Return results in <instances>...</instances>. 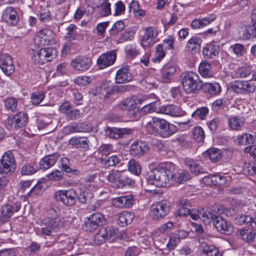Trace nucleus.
Returning <instances> with one entry per match:
<instances>
[{
	"mask_svg": "<svg viewBox=\"0 0 256 256\" xmlns=\"http://www.w3.org/2000/svg\"><path fill=\"white\" fill-rule=\"evenodd\" d=\"M176 174L175 165L169 162L164 166L156 168L148 172L146 180L148 184L161 188L168 186L172 182L182 184L190 178V174L186 170H182L178 173L177 178Z\"/></svg>",
	"mask_w": 256,
	"mask_h": 256,
	"instance_id": "obj_1",
	"label": "nucleus"
},
{
	"mask_svg": "<svg viewBox=\"0 0 256 256\" xmlns=\"http://www.w3.org/2000/svg\"><path fill=\"white\" fill-rule=\"evenodd\" d=\"M146 128L151 134H158L164 138H169L176 132V127L164 118L152 117L147 123Z\"/></svg>",
	"mask_w": 256,
	"mask_h": 256,
	"instance_id": "obj_2",
	"label": "nucleus"
},
{
	"mask_svg": "<svg viewBox=\"0 0 256 256\" xmlns=\"http://www.w3.org/2000/svg\"><path fill=\"white\" fill-rule=\"evenodd\" d=\"M180 80L183 89L187 94H196L202 88V82L200 76L192 72L183 73Z\"/></svg>",
	"mask_w": 256,
	"mask_h": 256,
	"instance_id": "obj_3",
	"label": "nucleus"
},
{
	"mask_svg": "<svg viewBox=\"0 0 256 256\" xmlns=\"http://www.w3.org/2000/svg\"><path fill=\"white\" fill-rule=\"evenodd\" d=\"M106 180L111 184L112 186L117 188L126 186H133L135 183L134 180L124 172L118 170H112L106 176Z\"/></svg>",
	"mask_w": 256,
	"mask_h": 256,
	"instance_id": "obj_4",
	"label": "nucleus"
},
{
	"mask_svg": "<svg viewBox=\"0 0 256 256\" xmlns=\"http://www.w3.org/2000/svg\"><path fill=\"white\" fill-rule=\"evenodd\" d=\"M56 200L68 206H74L77 200L76 192L73 188L56 191L54 194Z\"/></svg>",
	"mask_w": 256,
	"mask_h": 256,
	"instance_id": "obj_5",
	"label": "nucleus"
},
{
	"mask_svg": "<svg viewBox=\"0 0 256 256\" xmlns=\"http://www.w3.org/2000/svg\"><path fill=\"white\" fill-rule=\"evenodd\" d=\"M58 52L52 48H42L34 52L32 58V61L36 64H43L52 60L57 56Z\"/></svg>",
	"mask_w": 256,
	"mask_h": 256,
	"instance_id": "obj_6",
	"label": "nucleus"
},
{
	"mask_svg": "<svg viewBox=\"0 0 256 256\" xmlns=\"http://www.w3.org/2000/svg\"><path fill=\"white\" fill-rule=\"evenodd\" d=\"M28 122V116L24 112H20L15 115L8 116L5 120V126L10 130L24 126Z\"/></svg>",
	"mask_w": 256,
	"mask_h": 256,
	"instance_id": "obj_7",
	"label": "nucleus"
},
{
	"mask_svg": "<svg viewBox=\"0 0 256 256\" xmlns=\"http://www.w3.org/2000/svg\"><path fill=\"white\" fill-rule=\"evenodd\" d=\"M15 168V159L13 154L10 150L6 152L0 160V173L10 174Z\"/></svg>",
	"mask_w": 256,
	"mask_h": 256,
	"instance_id": "obj_8",
	"label": "nucleus"
},
{
	"mask_svg": "<svg viewBox=\"0 0 256 256\" xmlns=\"http://www.w3.org/2000/svg\"><path fill=\"white\" fill-rule=\"evenodd\" d=\"M60 220L58 218H48L44 220L42 224V227L39 230L40 234L44 236H53L56 229L58 226Z\"/></svg>",
	"mask_w": 256,
	"mask_h": 256,
	"instance_id": "obj_9",
	"label": "nucleus"
},
{
	"mask_svg": "<svg viewBox=\"0 0 256 256\" xmlns=\"http://www.w3.org/2000/svg\"><path fill=\"white\" fill-rule=\"evenodd\" d=\"M117 232L118 230L112 226L102 228L94 236V243L96 245H100L106 240L114 237Z\"/></svg>",
	"mask_w": 256,
	"mask_h": 256,
	"instance_id": "obj_10",
	"label": "nucleus"
},
{
	"mask_svg": "<svg viewBox=\"0 0 256 256\" xmlns=\"http://www.w3.org/2000/svg\"><path fill=\"white\" fill-rule=\"evenodd\" d=\"M20 206L19 202H16L12 204L4 205L0 209V224L8 222L14 212L19 210Z\"/></svg>",
	"mask_w": 256,
	"mask_h": 256,
	"instance_id": "obj_11",
	"label": "nucleus"
},
{
	"mask_svg": "<svg viewBox=\"0 0 256 256\" xmlns=\"http://www.w3.org/2000/svg\"><path fill=\"white\" fill-rule=\"evenodd\" d=\"M169 212L170 207L164 202H159L152 204L151 207V214L154 220H160L163 219Z\"/></svg>",
	"mask_w": 256,
	"mask_h": 256,
	"instance_id": "obj_12",
	"label": "nucleus"
},
{
	"mask_svg": "<svg viewBox=\"0 0 256 256\" xmlns=\"http://www.w3.org/2000/svg\"><path fill=\"white\" fill-rule=\"evenodd\" d=\"M2 20L10 26H15L19 22V16L16 10L10 6H8L2 12Z\"/></svg>",
	"mask_w": 256,
	"mask_h": 256,
	"instance_id": "obj_13",
	"label": "nucleus"
},
{
	"mask_svg": "<svg viewBox=\"0 0 256 256\" xmlns=\"http://www.w3.org/2000/svg\"><path fill=\"white\" fill-rule=\"evenodd\" d=\"M92 63L91 59L82 56H76L71 61L70 64L72 67L80 71H84L88 70Z\"/></svg>",
	"mask_w": 256,
	"mask_h": 256,
	"instance_id": "obj_14",
	"label": "nucleus"
},
{
	"mask_svg": "<svg viewBox=\"0 0 256 256\" xmlns=\"http://www.w3.org/2000/svg\"><path fill=\"white\" fill-rule=\"evenodd\" d=\"M116 58L114 51L111 50L102 54L97 60V64L101 68H106L114 64Z\"/></svg>",
	"mask_w": 256,
	"mask_h": 256,
	"instance_id": "obj_15",
	"label": "nucleus"
},
{
	"mask_svg": "<svg viewBox=\"0 0 256 256\" xmlns=\"http://www.w3.org/2000/svg\"><path fill=\"white\" fill-rule=\"evenodd\" d=\"M213 224L218 231L224 234H230L234 232V227L232 224L221 216H217Z\"/></svg>",
	"mask_w": 256,
	"mask_h": 256,
	"instance_id": "obj_16",
	"label": "nucleus"
},
{
	"mask_svg": "<svg viewBox=\"0 0 256 256\" xmlns=\"http://www.w3.org/2000/svg\"><path fill=\"white\" fill-rule=\"evenodd\" d=\"M59 110L71 120H74L80 117V110L74 109L70 104L67 102H63L60 106Z\"/></svg>",
	"mask_w": 256,
	"mask_h": 256,
	"instance_id": "obj_17",
	"label": "nucleus"
},
{
	"mask_svg": "<svg viewBox=\"0 0 256 256\" xmlns=\"http://www.w3.org/2000/svg\"><path fill=\"white\" fill-rule=\"evenodd\" d=\"M54 34L49 29L40 30L37 34V39L42 46L52 44L54 42Z\"/></svg>",
	"mask_w": 256,
	"mask_h": 256,
	"instance_id": "obj_18",
	"label": "nucleus"
},
{
	"mask_svg": "<svg viewBox=\"0 0 256 256\" xmlns=\"http://www.w3.org/2000/svg\"><path fill=\"white\" fill-rule=\"evenodd\" d=\"M157 35V32L154 27L150 26L147 28L141 41L142 46L144 47H149L153 45L156 42L155 40Z\"/></svg>",
	"mask_w": 256,
	"mask_h": 256,
	"instance_id": "obj_19",
	"label": "nucleus"
},
{
	"mask_svg": "<svg viewBox=\"0 0 256 256\" xmlns=\"http://www.w3.org/2000/svg\"><path fill=\"white\" fill-rule=\"evenodd\" d=\"M0 67L7 76H10L14 71V66L12 58L6 54H2Z\"/></svg>",
	"mask_w": 256,
	"mask_h": 256,
	"instance_id": "obj_20",
	"label": "nucleus"
},
{
	"mask_svg": "<svg viewBox=\"0 0 256 256\" xmlns=\"http://www.w3.org/2000/svg\"><path fill=\"white\" fill-rule=\"evenodd\" d=\"M115 78L117 84L126 83L130 81L132 76L130 72L129 66L125 65L120 68L117 71Z\"/></svg>",
	"mask_w": 256,
	"mask_h": 256,
	"instance_id": "obj_21",
	"label": "nucleus"
},
{
	"mask_svg": "<svg viewBox=\"0 0 256 256\" xmlns=\"http://www.w3.org/2000/svg\"><path fill=\"white\" fill-rule=\"evenodd\" d=\"M132 129L127 128H108L106 130V134L114 139L120 138L126 135L132 134Z\"/></svg>",
	"mask_w": 256,
	"mask_h": 256,
	"instance_id": "obj_22",
	"label": "nucleus"
},
{
	"mask_svg": "<svg viewBox=\"0 0 256 256\" xmlns=\"http://www.w3.org/2000/svg\"><path fill=\"white\" fill-rule=\"evenodd\" d=\"M134 202V200L132 195L117 197L112 200L113 206L117 208L130 207Z\"/></svg>",
	"mask_w": 256,
	"mask_h": 256,
	"instance_id": "obj_23",
	"label": "nucleus"
},
{
	"mask_svg": "<svg viewBox=\"0 0 256 256\" xmlns=\"http://www.w3.org/2000/svg\"><path fill=\"white\" fill-rule=\"evenodd\" d=\"M149 150L148 146L142 141L134 142L130 146V151L132 155L142 156L144 154Z\"/></svg>",
	"mask_w": 256,
	"mask_h": 256,
	"instance_id": "obj_24",
	"label": "nucleus"
},
{
	"mask_svg": "<svg viewBox=\"0 0 256 256\" xmlns=\"http://www.w3.org/2000/svg\"><path fill=\"white\" fill-rule=\"evenodd\" d=\"M59 155L58 154H53L43 158L39 162L40 168L46 170L53 166L57 162Z\"/></svg>",
	"mask_w": 256,
	"mask_h": 256,
	"instance_id": "obj_25",
	"label": "nucleus"
},
{
	"mask_svg": "<svg viewBox=\"0 0 256 256\" xmlns=\"http://www.w3.org/2000/svg\"><path fill=\"white\" fill-rule=\"evenodd\" d=\"M176 72V67L170 64H166L162 70L161 81L162 82H170Z\"/></svg>",
	"mask_w": 256,
	"mask_h": 256,
	"instance_id": "obj_26",
	"label": "nucleus"
},
{
	"mask_svg": "<svg viewBox=\"0 0 256 256\" xmlns=\"http://www.w3.org/2000/svg\"><path fill=\"white\" fill-rule=\"evenodd\" d=\"M158 112L160 114L172 116H179L182 114L181 109L178 106L174 104L164 105L160 108Z\"/></svg>",
	"mask_w": 256,
	"mask_h": 256,
	"instance_id": "obj_27",
	"label": "nucleus"
},
{
	"mask_svg": "<svg viewBox=\"0 0 256 256\" xmlns=\"http://www.w3.org/2000/svg\"><path fill=\"white\" fill-rule=\"evenodd\" d=\"M200 249L206 256H222L221 252L214 246L208 244L206 242L200 243Z\"/></svg>",
	"mask_w": 256,
	"mask_h": 256,
	"instance_id": "obj_28",
	"label": "nucleus"
},
{
	"mask_svg": "<svg viewBox=\"0 0 256 256\" xmlns=\"http://www.w3.org/2000/svg\"><path fill=\"white\" fill-rule=\"evenodd\" d=\"M220 52L219 47L212 42L208 44L203 48L202 55L205 58H212Z\"/></svg>",
	"mask_w": 256,
	"mask_h": 256,
	"instance_id": "obj_29",
	"label": "nucleus"
},
{
	"mask_svg": "<svg viewBox=\"0 0 256 256\" xmlns=\"http://www.w3.org/2000/svg\"><path fill=\"white\" fill-rule=\"evenodd\" d=\"M90 142L86 137H73L69 140V144L76 148H83L84 150H89Z\"/></svg>",
	"mask_w": 256,
	"mask_h": 256,
	"instance_id": "obj_30",
	"label": "nucleus"
},
{
	"mask_svg": "<svg viewBox=\"0 0 256 256\" xmlns=\"http://www.w3.org/2000/svg\"><path fill=\"white\" fill-rule=\"evenodd\" d=\"M98 162L102 167L106 168L115 166L120 162V160L116 156H105L98 159Z\"/></svg>",
	"mask_w": 256,
	"mask_h": 256,
	"instance_id": "obj_31",
	"label": "nucleus"
},
{
	"mask_svg": "<svg viewBox=\"0 0 256 256\" xmlns=\"http://www.w3.org/2000/svg\"><path fill=\"white\" fill-rule=\"evenodd\" d=\"M202 40L198 36H194L187 42L186 48L188 52L196 53L200 48Z\"/></svg>",
	"mask_w": 256,
	"mask_h": 256,
	"instance_id": "obj_32",
	"label": "nucleus"
},
{
	"mask_svg": "<svg viewBox=\"0 0 256 256\" xmlns=\"http://www.w3.org/2000/svg\"><path fill=\"white\" fill-rule=\"evenodd\" d=\"M203 156L206 158H209L212 162H216L222 157V151L218 148H210L203 153Z\"/></svg>",
	"mask_w": 256,
	"mask_h": 256,
	"instance_id": "obj_33",
	"label": "nucleus"
},
{
	"mask_svg": "<svg viewBox=\"0 0 256 256\" xmlns=\"http://www.w3.org/2000/svg\"><path fill=\"white\" fill-rule=\"evenodd\" d=\"M184 164L189 168L190 171L196 175L204 172L203 168L200 164L192 159L186 158L184 160Z\"/></svg>",
	"mask_w": 256,
	"mask_h": 256,
	"instance_id": "obj_34",
	"label": "nucleus"
},
{
	"mask_svg": "<svg viewBox=\"0 0 256 256\" xmlns=\"http://www.w3.org/2000/svg\"><path fill=\"white\" fill-rule=\"evenodd\" d=\"M38 170V167L36 163L34 161H30L22 166L20 174L25 176L32 175L36 172Z\"/></svg>",
	"mask_w": 256,
	"mask_h": 256,
	"instance_id": "obj_35",
	"label": "nucleus"
},
{
	"mask_svg": "<svg viewBox=\"0 0 256 256\" xmlns=\"http://www.w3.org/2000/svg\"><path fill=\"white\" fill-rule=\"evenodd\" d=\"M228 123L230 128L232 130H240L244 124V120L242 118L238 116L229 117L228 119Z\"/></svg>",
	"mask_w": 256,
	"mask_h": 256,
	"instance_id": "obj_36",
	"label": "nucleus"
},
{
	"mask_svg": "<svg viewBox=\"0 0 256 256\" xmlns=\"http://www.w3.org/2000/svg\"><path fill=\"white\" fill-rule=\"evenodd\" d=\"M212 65L206 60L202 62L198 67V71L200 75L204 78L212 76Z\"/></svg>",
	"mask_w": 256,
	"mask_h": 256,
	"instance_id": "obj_37",
	"label": "nucleus"
},
{
	"mask_svg": "<svg viewBox=\"0 0 256 256\" xmlns=\"http://www.w3.org/2000/svg\"><path fill=\"white\" fill-rule=\"evenodd\" d=\"M134 218V216L133 213L124 212L119 214L118 221L120 226L124 227L130 224L132 222Z\"/></svg>",
	"mask_w": 256,
	"mask_h": 256,
	"instance_id": "obj_38",
	"label": "nucleus"
},
{
	"mask_svg": "<svg viewBox=\"0 0 256 256\" xmlns=\"http://www.w3.org/2000/svg\"><path fill=\"white\" fill-rule=\"evenodd\" d=\"M240 236L246 242H251L254 241L256 232L254 230L242 229L240 230Z\"/></svg>",
	"mask_w": 256,
	"mask_h": 256,
	"instance_id": "obj_39",
	"label": "nucleus"
},
{
	"mask_svg": "<svg viewBox=\"0 0 256 256\" xmlns=\"http://www.w3.org/2000/svg\"><path fill=\"white\" fill-rule=\"evenodd\" d=\"M160 102H154L150 103L143 106L140 110L142 114H146L148 113L156 112L159 113L158 109L160 108Z\"/></svg>",
	"mask_w": 256,
	"mask_h": 256,
	"instance_id": "obj_40",
	"label": "nucleus"
},
{
	"mask_svg": "<svg viewBox=\"0 0 256 256\" xmlns=\"http://www.w3.org/2000/svg\"><path fill=\"white\" fill-rule=\"evenodd\" d=\"M190 207V202L187 200H182L180 202V208L178 210L176 214L179 216H189L191 209L188 207Z\"/></svg>",
	"mask_w": 256,
	"mask_h": 256,
	"instance_id": "obj_41",
	"label": "nucleus"
},
{
	"mask_svg": "<svg viewBox=\"0 0 256 256\" xmlns=\"http://www.w3.org/2000/svg\"><path fill=\"white\" fill-rule=\"evenodd\" d=\"M134 105H136L135 101L131 98H128L122 100L118 105L119 108L124 111H126V112L132 108H134Z\"/></svg>",
	"mask_w": 256,
	"mask_h": 256,
	"instance_id": "obj_42",
	"label": "nucleus"
},
{
	"mask_svg": "<svg viewBox=\"0 0 256 256\" xmlns=\"http://www.w3.org/2000/svg\"><path fill=\"white\" fill-rule=\"evenodd\" d=\"M93 196V194L91 192L88 190H83L80 192L78 196L77 195V198L80 203L85 204L90 202Z\"/></svg>",
	"mask_w": 256,
	"mask_h": 256,
	"instance_id": "obj_43",
	"label": "nucleus"
},
{
	"mask_svg": "<svg viewBox=\"0 0 256 256\" xmlns=\"http://www.w3.org/2000/svg\"><path fill=\"white\" fill-rule=\"evenodd\" d=\"M18 104V100L14 98L9 97L4 100V105L6 110L12 112L16 111Z\"/></svg>",
	"mask_w": 256,
	"mask_h": 256,
	"instance_id": "obj_44",
	"label": "nucleus"
},
{
	"mask_svg": "<svg viewBox=\"0 0 256 256\" xmlns=\"http://www.w3.org/2000/svg\"><path fill=\"white\" fill-rule=\"evenodd\" d=\"M45 94L44 92L39 91L31 94V102L34 105L38 106L44 98Z\"/></svg>",
	"mask_w": 256,
	"mask_h": 256,
	"instance_id": "obj_45",
	"label": "nucleus"
},
{
	"mask_svg": "<svg viewBox=\"0 0 256 256\" xmlns=\"http://www.w3.org/2000/svg\"><path fill=\"white\" fill-rule=\"evenodd\" d=\"M205 88L211 94L216 95L220 93L222 88L220 85L217 83H206L204 84Z\"/></svg>",
	"mask_w": 256,
	"mask_h": 256,
	"instance_id": "obj_46",
	"label": "nucleus"
},
{
	"mask_svg": "<svg viewBox=\"0 0 256 256\" xmlns=\"http://www.w3.org/2000/svg\"><path fill=\"white\" fill-rule=\"evenodd\" d=\"M216 216H217L215 214H214L208 210H204V208H202L201 219H202V221L206 224H210L212 222L214 223L215 218H216Z\"/></svg>",
	"mask_w": 256,
	"mask_h": 256,
	"instance_id": "obj_47",
	"label": "nucleus"
},
{
	"mask_svg": "<svg viewBox=\"0 0 256 256\" xmlns=\"http://www.w3.org/2000/svg\"><path fill=\"white\" fill-rule=\"evenodd\" d=\"M126 56L128 58H134L139 53L137 46L135 44L127 45L125 48Z\"/></svg>",
	"mask_w": 256,
	"mask_h": 256,
	"instance_id": "obj_48",
	"label": "nucleus"
},
{
	"mask_svg": "<svg viewBox=\"0 0 256 256\" xmlns=\"http://www.w3.org/2000/svg\"><path fill=\"white\" fill-rule=\"evenodd\" d=\"M128 170L136 175H139L141 172V168L139 164L133 159H131L128 164Z\"/></svg>",
	"mask_w": 256,
	"mask_h": 256,
	"instance_id": "obj_49",
	"label": "nucleus"
},
{
	"mask_svg": "<svg viewBox=\"0 0 256 256\" xmlns=\"http://www.w3.org/2000/svg\"><path fill=\"white\" fill-rule=\"evenodd\" d=\"M193 138L198 142L204 141L205 137L204 132L200 126H196L192 130Z\"/></svg>",
	"mask_w": 256,
	"mask_h": 256,
	"instance_id": "obj_50",
	"label": "nucleus"
},
{
	"mask_svg": "<svg viewBox=\"0 0 256 256\" xmlns=\"http://www.w3.org/2000/svg\"><path fill=\"white\" fill-rule=\"evenodd\" d=\"M85 221L83 228L87 232H93L95 231L99 227L98 224L95 222L90 217L86 218Z\"/></svg>",
	"mask_w": 256,
	"mask_h": 256,
	"instance_id": "obj_51",
	"label": "nucleus"
},
{
	"mask_svg": "<svg viewBox=\"0 0 256 256\" xmlns=\"http://www.w3.org/2000/svg\"><path fill=\"white\" fill-rule=\"evenodd\" d=\"M230 50L232 52L238 57L242 56L246 52L244 46L240 44H236L230 47Z\"/></svg>",
	"mask_w": 256,
	"mask_h": 256,
	"instance_id": "obj_52",
	"label": "nucleus"
},
{
	"mask_svg": "<svg viewBox=\"0 0 256 256\" xmlns=\"http://www.w3.org/2000/svg\"><path fill=\"white\" fill-rule=\"evenodd\" d=\"M244 32V38L246 39H250L251 36L256 38V23L252 22V24L246 28Z\"/></svg>",
	"mask_w": 256,
	"mask_h": 256,
	"instance_id": "obj_53",
	"label": "nucleus"
},
{
	"mask_svg": "<svg viewBox=\"0 0 256 256\" xmlns=\"http://www.w3.org/2000/svg\"><path fill=\"white\" fill-rule=\"evenodd\" d=\"M251 73L250 66H242L238 68L234 72V76L236 78H246Z\"/></svg>",
	"mask_w": 256,
	"mask_h": 256,
	"instance_id": "obj_54",
	"label": "nucleus"
},
{
	"mask_svg": "<svg viewBox=\"0 0 256 256\" xmlns=\"http://www.w3.org/2000/svg\"><path fill=\"white\" fill-rule=\"evenodd\" d=\"M60 168L62 171H64L67 173L75 172L78 170H72L70 167V162L69 159L66 157H63L60 160Z\"/></svg>",
	"mask_w": 256,
	"mask_h": 256,
	"instance_id": "obj_55",
	"label": "nucleus"
},
{
	"mask_svg": "<svg viewBox=\"0 0 256 256\" xmlns=\"http://www.w3.org/2000/svg\"><path fill=\"white\" fill-rule=\"evenodd\" d=\"M98 8L100 16H106L111 14L110 4L108 2L102 3L98 6Z\"/></svg>",
	"mask_w": 256,
	"mask_h": 256,
	"instance_id": "obj_56",
	"label": "nucleus"
},
{
	"mask_svg": "<svg viewBox=\"0 0 256 256\" xmlns=\"http://www.w3.org/2000/svg\"><path fill=\"white\" fill-rule=\"evenodd\" d=\"M242 86L244 87V94H248L250 93H252L256 90V85L254 83L252 82L251 80L242 81Z\"/></svg>",
	"mask_w": 256,
	"mask_h": 256,
	"instance_id": "obj_57",
	"label": "nucleus"
},
{
	"mask_svg": "<svg viewBox=\"0 0 256 256\" xmlns=\"http://www.w3.org/2000/svg\"><path fill=\"white\" fill-rule=\"evenodd\" d=\"M175 38L174 36H170L168 38L163 40L162 44H160L162 45L166 50H174V42Z\"/></svg>",
	"mask_w": 256,
	"mask_h": 256,
	"instance_id": "obj_58",
	"label": "nucleus"
},
{
	"mask_svg": "<svg viewBox=\"0 0 256 256\" xmlns=\"http://www.w3.org/2000/svg\"><path fill=\"white\" fill-rule=\"evenodd\" d=\"M208 113V109L206 107L198 108L192 114V116H198L201 120H205Z\"/></svg>",
	"mask_w": 256,
	"mask_h": 256,
	"instance_id": "obj_59",
	"label": "nucleus"
},
{
	"mask_svg": "<svg viewBox=\"0 0 256 256\" xmlns=\"http://www.w3.org/2000/svg\"><path fill=\"white\" fill-rule=\"evenodd\" d=\"M77 132H89L92 131V126L86 122L76 123Z\"/></svg>",
	"mask_w": 256,
	"mask_h": 256,
	"instance_id": "obj_60",
	"label": "nucleus"
},
{
	"mask_svg": "<svg viewBox=\"0 0 256 256\" xmlns=\"http://www.w3.org/2000/svg\"><path fill=\"white\" fill-rule=\"evenodd\" d=\"M74 82L79 86H86L90 84V78L84 76H78L74 79Z\"/></svg>",
	"mask_w": 256,
	"mask_h": 256,
	"instance_id": "obj_61",
	"label": "nucleus"
},
{
	"mask_svg": "<svg viewBox=\"0 0 256 256\" xmlns=\"http://www.w3.org/2000/svg\"><path fill=\"white\" fill-rule=\"evenodd\" d=\"M243 88L242 81L240 80H236L230 86V88L237 94H244Z\"/></svg>",
	"mask_w": 256,
	"mask_h": 256,
	"instance_id": "obj_62",
	"label": "nucleus"
},
{
	"mask_svg": "<svg viewBox=\"0 0 256 256\" xmlns=\"http://www.w3.org/2000/svg\"><path fill=\"white\" fill-rule=\"evenodd\" d=\"M90 217L92 218L95 222H96L99 226H102L106 221L104 216L99 212H96L91 214Z\"/></svg>",
	"mask_w": 256,
	"mask_h": 256,
	"instance_id": "obj_63",
	"label": "nucleus"
},
{
	"mask_svg": "<svg viewBox=\"0 0 256 256\" xmlns=\"http://www.w3.org/2000/svg\"><path fill=\"white\" fill-rule=\"evenodd\" d=\"M44 190V184L42 182H38L28 193L27 195L28 196H32L33 194H36L40 193Z\"/></svg>",
	"mask_w": 256,
	"mask_h": 256,
	"instance_id": "obj_64",
	"label": "nucleus"
}]
</instances>
